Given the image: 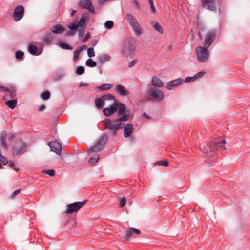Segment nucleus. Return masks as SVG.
<instances>
[{"label":"nucleus","instance_id":"1","mask_svg":"<svg viewBox=\"0 0 250 250\" xmlns=\"http://www.w3.org/2000/svg\"><path fill=\"white\" fill-rule=\"evenodd\" d=\"M216 31L212 29L208 31L205 35L204 46H198L196 48L197 59L201 62H206L209 58L208 48L215 39Z\"/></svg>","mask_w":250,"mask_h":250},{"label":"nucleus","instance_id":"2","mask_svg":"<svg viewBox=\"0 0 250 250\" xmlns=\"http://www.w3.org/2000/svg\"><path fill=\"white\" fill-rule=\"evenodd\" d=\"M225 143L226 141L224 139L211 141L210 143H207L204 146L202 150L205 154H206L205 157H207L209 163L215 160L217 157L216 156H213L212 153H214L216 150L224 148Z\"/></svg>","mask_w":250,"mask_h":250},{"label":"nucleus","instance_id":"3","mask_svg":"<svg viewBox=\"0 0 250 250\" xmlns=\"http://www.w3.org/2000/svg\"><path fill=\"white\" fill-rule=\"evenodd\" d=\"M146 96L147 100L160 102L165 97L164 93L156 87H150L146 92Z\"/></svg>","mask_w":250,"mask_h":250},{"label":"nucleus","instance_id":"4","mask_svg":"<svg viewBox=\"0 0 250 250\" xmlns=\"http://www.w3.org/2000/svg\"><path fill=\"white\" fill-rule=\"evenodd\" d=\"M108 139V134L106 133H104L96 144L88 149V152L91 153L99 152L104 147Z\"/></svg>","mask_w":250,"mask_h":250},{"label":"nucleus","instance_id":"5","mask_svg":"<svg viewBox=\"0 0 250 250\" xmlns=\"http://www.w3.org/2000/svg\"><path fill=\"white\" fill-rule=\"evenodd\" d=\"M26 144L21 139L16 140L12 146V153L14 156L21 155L26 150Z\"/></svg>","mask_w":250,"mask_h":250},{"label":"nucleus","instance_id":"6","mask_svg":"<svg viewBox=\"0 0 250 250\" xmlns=\"http://www.w3.org/2000/svg\"><path fill=\"white\" fill-rule=\"evenodd\" d=\"M103 122L104 124V127L105 129H109L112 131V135L116 136V131L120 129L124 128L123 123H117L113 124L112 120L109 118H105Z\"/></svg>","mask_w":250,"mask_h":250},{"label":"nucleus","instance_id":"7","mask_svg":"<svg viewBox=\"0 0 250 250\" xmlns=\"http://www.w3.org/2000/svg\"><path fill=\"white\" fill-rule=\"evenodd\" d=\"M87 202L85 200L83 202H75L73 203L68 204L66 206V209L65 213L67 214H72L77 212Z\"/></svg>","mask_w":250,"mask_h":250},{"label":"nucleus","instance_id":"8","mask_svg":"<svg viewBox=\"0 0 250 250\" xmlns=\"http://www.w3.org/2000/svg\"><path fill=\"white\" fill-rule=\"evenodd\" d=\"M135 50V45L129 41L124 43L122 53L125 56H131Z\"/></svg>","mask_w":250,"mask_h":250},{"label":"nucleus","instance_id":"9","mask_svg":"<svg viewBox=\"0 0 250 250\" xmlns=\"http://www.w3.org/2000/svg\"><path fill=\"white\" fill-rule=\"evenodd\" d=\"M202 6L206 9L211 11H215L217 7L215 0H200Z\"/></svg>","mask_w":250,"mask_h":250},{"label":"nucleus","instance_id":"10","mask_svg":"<svg viewBox=\"0 0 250 250\" xmlns=\"http://www.w3.org/2000/svg\"><path fill=\"white\" fill-rule=\"evenodd\" d=\"M48 145L49 146L51 151L54 152L58 155H60L61 154L62 146L58 141L48 142Z\"/></svg>","mask_w":250,"mask_h":250},{"label":"nucleus","instance_id":"11","mask_svg":"<svg viewBox=\"0 0 250 250\" xmlns=\"http://www.w3.org/2000/svg\"><path fill=\"white\" fill-rule=\"evenodd\" d=\"M118 100H115L114 104L111 105L109 107L105 108L103 110V113L106 116H109L114 114L118 110Z\"/></svg>","mask_w":250,"mask_h":250},{"label":"nucleus","instance_id":"12","mask_svg":"<svg viewBox=\"0 0 250 250\" xmlns=\"http://www.w3.org/2000/svg\"><path fill=\"white\" fill-rule=\"evenodd\" d=\"M24 13V8L22 5H19L15 9L13 17L15 21L21 19Z\"/></svg>","mask_w":250,"mask_h":250},{"label":"nucleus","instance_id":"13","mask_svg":"<svg viewBox=\"0 0 250 250\" xmlns=\"http://www.w3.org/2000/svg\"><path fill=\"white\" fill-rule=\"evenodd\" d=\"M79 5L81 8L87 9L91 13L95 12L94 7L90 0H80Z\"/></svg>","mask_w":250,"mask_h":250},{"label":"nucleus","instance_id":"14","mask_svg":"<svg viewBox=\"0 0 250 250\" xmlns=\"http://www.w3.org/2000/svg\"><path fill=\"white\" fill-rule=\"evenodd\" d=\"M141 233V231L135 228H129L125 231V233L124 236L125 240H129L131 236L134 234L139 235Z\"/></svg>","mask_w":250,"mask_h":250},{"label":"nucleus","instance_id":"15","mask_svg":"<svg viewBox=\"0 0 250 250\" xmlns=\"http://www.w3.org/2000/svg\"><path fill=\"white\" fill-rule=\"evenodd\" d=\"M183 83V80L181 78H178L167 83L166 87L169 90H171L173 87L178 86L182 84Z\"/></svg>","mask_w":250,"mask_h":250},{"label":"nucleus","instance_id":"16","mask_svg":"<svg viewBox=\"0 0 250 250\" xmlns=\"http://www.w3.org/2000/svg\"><path fill=\"white\" fill-rule=\"evenodd\" d=\"M115 92L119 95L125 96L129 94V91L121 84H118L115 87Z\"/></svg>","mask_w":250,"mask_h":250},{"label":"nucleus","instance_id":"17","mask_svg":"<svg viewBox=\"0 0 250 250\" xmlns=\"http://www.w3.org/2000/svg\"><path fill=\"white\" fill-rule=\"evenodd\" d=\"M124 136L125 138L129 137L133 132L134 128L132 124L128 123L124 127Z\"/></svg>","mask_w":250,"mask_h":250},{"label":"nucleus","instance_id":"18","mask_svg":"<svg viewBox=\"0 0 250 250\" xmlns=\"http://www.w3.org/2000/svg\"><path fill=\"white\" fill-rule=\"evenodd\" d=\"M152 85L153 87L161 88L164 86V84L162 81L159 78L156 76H153L152 79Z\"/></svg>","mask_w":250,"mask_h":250},{"label":"nucleus","instance_id":"19","mask_svg":"<svg viewBox=\"0 0 250 250\" xmlns=\"http://www.w3.org/2000/svg\"><path fill=\"white\" fill-rule=\"evenodd\" d=\"M28 50L31 54L36 56L39 55L42 53V50H38L37 47L33 44L28 46Z\"/></svg>","mask_w":250,"mask_h":250},{"label":"nucleus","instance_id":"20","mask_svg":"<svg viewBox=\"0 0 250 250\" xmlns=\"http://www.w3.org/2000/svg\"><path fill=\"white\" fill-rule=\"evenodd\" d=\"M110 59L111 56L107 54H103L97 56V60L101 64L110 61Z\"/></svg>","mask_w":250,"mask_h":250},{"label":"nucleus","instance_id":"21","mask_svg":"<svg viewBox=\"0 0 250 250\" xmlns=\"http://www.w3.org/2000/svg\"><path fill=\"white\" fill-rule=\"evenodd\" d=\"M65 28L61 24H57L52 26L50 30L55 34H61L65 31Z\"/></svg>","mask_w":250,"mask_h":250},{"label":"nucleus","instance_id":"22","mask_svg":"<svg viewBox=\"0 0 250 250\" xmlns=\"http://www.w3.org/2000/svg\"><path fill=\"white\" fill-rule=\"evenodd\" d=\"M89 15L88 14H83L79 21L77 22L78 26L86 27V22L88 21Z\"/></svg>","mask_w":250,"mask_h":250},{"label":"nucleus","instance_id":"23","mask_svg":"<svg viewBox=\"0 0 250 250\" xmlns=\"http://www.w3.org/2000/svg\"><path fill=\"white\" fill-rule=\"evenodd\" d=\"M7 137V132L6 131H3L1 132L0 136V140L1 143V145L3 147L7 149V144L6 143V139Z\"/></svg>","mask_w":250,"mask_h":250},{"label":"nucleus","instance_id":"24","mask_svg":"<svg viewBox=\"0 0 250 250\" xmlns=\"http://www.w3.org/2000/svg\"><path fill=\"white\" fill-rule=\"evenodd\" d=\"M95 104L97 108L101 109L104 106L105 102L102 97L97 98L95 100Z\"/></svg>","mask_w":250,"mask_h":250},{"label":"nucleus","instance_id":"25","mask_svg":"<svg viewBox=\"0 0 250 250\" xmlns=\"http://www.w3.org/2000/svg\"><path fill=\"white\" fill-rule=\"evenodd\" d=\"M86 47H87L86 45H83L82 46L78 48L77 49H76L75 50V51L74 52V58H73V60H74V61H76L79 59V54H80V52L82 50H83L84 49H86Z\"/></svg>","mask_w":250,"mask_h":250},{"label":"nucleus","instance_id":"26","mask_svg":"<svg viewBox=\"0 0 250 250\" xmlns=\"http://www.w3.org/2000/svg\"><path fill=\"white\" fill-rule=\"evenodd\" d=\"M126 16L127 20L131 26L134 24H135L136 23L138 22L135 17L132 14L127 13Z\"/></svg>","mask_w":250,"mask_h":250},{"label":"nucleus","instance_id":"27","mask_svg":"<svg viewBox=\"0 0 250 250\" xmlns=\"http://www.w3.org/2000/svg\"><path fill=\"white\" fill-rule=\"evenodd\" d=\"M131 27L137 35H140L142 34V29L138 22L132 25Z\"/></svg>","mask_w":250,"mask_h":250},{"label":"nucleus","instance_id":"28","mask_svg":"<svg viewBox=\"0 0 250 250\" xmlns=\"http://www.w3.org/2000/svg\"><path fill=\"white\" fill-rule=\"evenodd\" d=\"M151 24L153 26L154 29L160 34L164 33V30L162 27L157 22L152 21L151 22Z\"/></svg>","mask_w":250,"mask_h":250},{"label":"nucleus","instance_id":"29","mask_svg":"<svg viewBox=\"0 0 250 250\" xmlns=\"http://www.w3.org/2000/svg\"><path fill=\"white\" fill-rule=\"evenodd\" d=\"M7 94L3 97L4 100H6L9 99H13L16 96L15 90H9L7 91Z\"/></svg>","mask_w":250,"mask_h":250},{"label":"nucleus","instance_id":"30","mask_svg":"<svg viewBox=\"0 0 250 250\" xmlns=\"http://www.w3.org/2000/svg\"><path fill=\"white\" fill-rule=\"evenodd\" d=\"M53 39V35L50 33H47L44 37L43 43L45 45H49L51 43Z\"/></svg>","mask_w":250,"mask_h":250},{"label":"nucleus","instance_id":"31","mask_svg":"<svg viewBox=\"0 0 250 250\" xmlns=\"http://www.w3.org/2000/svg\"><path fill=\"white\" fill-rule=\"evenodd\" d=\"M118 111L117 113V116H119L123 113H125V112L126 106L123 103H119L118 102Z\"/></svg>","mask_w":250,"mask_h":250},{"label":"nucleus","instance_id":"32","mask_svg":"<svg viewBox=\"0 0 250 250\" xmlns=\"http://www.w3.org/2000/svg\"><path fill=\"white\" fill-rule=\"evenodd\" d=\"M113 87V85L109 84H103L101 86L97 87L96 88V90H100L104 91L110 89Z\"/></svg>","mask_w":250,"mask_h":250},{"label":"nucleus","instance_id":"33","mask_svg":"<svg viewBox=\"0 0 250 250\" xmlns=\"http://www.w3.org/2000/svg\"><path fill=\"white\" fill-rule=\"evenodd\" d=\"M17 104V100L16 99H13L11 100H7L6 101V105L11 109H13L15 108Z\"/></svg>","mask_w":250,"mask_h":250},{"label":"nucleus","instance_id":"34","mask_svg":"<svg viewBox=\"0 0 250 250\" xmlns=\"http://www.w3.org/2000/svg\"><path fill=\"white\" fill-rule=\"evenodd\" d=\"M58 44L59 46L62 49L66 50H72L73 49V47L71 46L70 45L66 44L65 42H62V41H60Z\"/></svg>","mask_w":250,"mask_h":250},{"label":"nucleus","instance_id":"35","mask_svg":"<svg viewBox=\"0 0 250 250\" xmlns=\"http://www.w3.org/2000/svg\"><path fill=\"white\" fill-rule=\"evenodd\" d=\"M100 159L99 155L95 154L92 156L89 160L88 162L91 164H94L98 161Z\"/></svg>","mask_w":250,"mask_h":250},{"label":"nucleus","instance_id":"36","mask_svg":"<svg viewBox=\"0 0 250 250\" xmlns=\"http://www.w3.org/2000/svg\"><path fill=\"white\" fill-rule=\"evenodd\" d=\"M86 65L90 67H94L97 66L96 62H94L92 59L89 58L86 61Z\"/></svg>","mask_w":250,"mask_h":250},{"label":"nucleus","instance_id":"37","mask_svg":"<svg viewBox=\"0 0 250 250\" xmlns=\"http://www.w3.org/2000/svg\"><path fill=\"white\" fill-rule=\"evenodd\" d=\"M102 98H103L104 101L110 100H114L115 101V100H116L115 97L111 94H104L102 96Z\"/></svg>","mask_w":250,"mask_h":250},{"label":"nucleus","instance_id":"38","mask_svg":"<svg viewBox=\"0 0 250 250\" xmlns=\"http://www.w3.org/2000/svg\"><path fill=\"white\" fill-rule=\"evenodd\" d=\"M67 27L71 30H72V31H74L75 32H76L78 27V25L77 22L76 23L72 22V23H70L69 24H68L67 25Z\"/></svg>","mask_w":250,"mask_h":250},{"label":"nucleus","instance_id":"39","mask_svg":"<svg viewBox=\"0 0 250 250\" xmlns=\"http://www.w3.org/2000/svg\"><path fill=\"white\" fill-rule=\"evenodd\" d=\"M15 56L17 60H21L24 57V52L20 50L17 51L15 53Z\"/></svg>","mask_w":250,"mask_h":250},{"label":"nucleus","instance_id":"40","mask_svg":"<svg viewBox=\"0 0 250 250\" xmlns=\"http://www.w3.org/2000/svg\"><path fill=\"white\" fill-rule=\"evenodd\" d=\"M41 97L44 100H48L50 97V93L48 91H46L41 95Z\"/></svg>","mask_w":250,"mask_h":250},{"label":"nucleus","instance_id":"41","mask_svg":"<svg viewBox=\"0 0 250 250\" xmlns=\"http://www.w3.org/2000/svg\"><path fill=\"white\" fill-rule=\"evenodd\" d=\"M104 25L106 29H110L113 28L114 22L112 21H107L104 23Z\"/></svg>","mask_w":250,"mask_h":250},{"label":"nucleus","instance_id":"42","mask_svg":"<svg viewBox=\"0 0 250 250\" xmlns=\"http://www.w3.org/2000/svg\"><path fill=\"white\" fill-rule=\"evenodd\" d=\"M85 68L83 66H79L76 67V73L78 75H82L84 73Z\"/></svg>","mask_w":250,"mask_h":250},{"label":"nucleus","instance_id":"43","mask_svg":"<svg viewBox=\"0 0 250 250\" xmlns=\"http://www.w3.org/2000/svg\"><path fill=\"white\" fill-rule=\"evenodd\" d=\"M121 117L123 122L127 121L130 118V114L129 113H123L120 115Z\"/></svg>","mask_w":250,"mask_h":250},{"label":"nucleus","instance_id":"44","mask_svg":"<svg viewBox=\"0 0 250 250\" xmlns=\"http://www.w3.org/2000/svg\"><path fill=\"white\" fill-rule=\"evenodd\" d=\"M155 165L167 167L168 166V162L167 161H159L156 162Z\"/></svg>","mask_w":250,"mask_h":250},{"label":"nucleus","instance_id":"45","mask_svg":"<svg viewBox=\"0 0 250 250\" xmlns=\"http://www.w3.org/2000/svg\"><path fill=\"white\" fill-rule=\"evenodd\" d=\"M43 172L52 177L55 175V171L53 169L44 170Z\"/></svg>","mask_w":250,"mask_h":250},{"label":"nucleus","instance_id":"46","mask_svg":"<svg viewBox=\"0 0 250 250\" xmlns=\"http://www.w3.org/2000/svg\"><path fill=\"white\" fill-rule=\"evenodd\" d=\"M87 54L89 57H93L95 56V54L93 48L91 47L88 49Z\"/></svg>","mask_w":250,"mask_h":250},{"label":"nucleus","instance_id":"47","mask_svg":"<svg viewBox=\"0 0 250 250\" xmlns=\"http://www.w3.org/2000/svg\"><path fill=\"white\" fill-rule=\"evenodd\" d=\"M86 27H80L78 30V35L79 37H83L84 34V30Z\"/></svg>","mask_w":250,"mask_h":250},{"label":"nucleus","instance_id":"48","mask_svg":"<svg viewBox=\"0 0 250 250\" xmlns=\"http://www.w3.org/2000/svg\"><path fill=\"white\" fill-rule=\"evenodd\" d=\"M148 1L152 12L155 13L156 12V9L154 7L153 0H148Z\"/></svg>","mask_w":250,"mask_h":250},{"label":"nucleus","instance_id":"49","mask_svg":"<svg viewBox=\"0 0 250 250\" xmlns=\"http://www.w3.org/2000/svg\"><path fill=\"white\" fill-rule=\"evenodd\" d=\"M205 74V72L203 71L197 73L195 76H194L195 80L197 79L202 77Z\"/></svg>","mask_w":250,"mask_h":250},{"label":"nucleus","instance_id":"50","mask_svg":"<svg viewBox=\"0 0 250 250\" xmlns=\"http://www.w3.org/2000/svg\"><path fill=\"white\" fill-rule=\"evenodd\" d=\"M21 190L20 189H18L15 191H14L10 195L11 198H14L17 195L21 192Z\"/></svg>","mask_w":250,"mask_h":250},{"label":"nucleus","instance_id":"51","mask_svg":"<svg viewBox=\"0 0 250 250\" xmlns=\"http://www.w3.org/2000/svg\"><path fill=\"white\" fill-rule=\"evenodd\" d=\"M120 207H123L125 206V203H126V198L125 197H122L120 200Z\"/></svg>","mask_w":250,"mask_h":250},{"label":"nucleus","instance_id":"52","mask_svg":"<svg viewBox=\"0 0 250 250\" xmlns=\"http://www.w3.org/2000/svg\"><path fill=\"white\" fill-rule=\"evenodd\" d=\"M195 78L194 77H187L185 79V82L186 83H189L191 81H195Z\"/></svg>","mask_w":250,"mask_h":250},{"label":"nucleus","instance_id":"53","mask_svg":"<svg viewBox=\"0 0 250 250\" xmlns=\"http://www.w3.org/2000/svg\"><path fill=\"white\" fill-rule=\"evenodd\" d=\"M91 36V33L90 32H87L86 34L85 37L83 39L82 42H85L88 39H89L90 38Z\"/></svg>","mask_w":250,"mask_h":250},{"label":"nucleus","instance_id":"54","mask_svg":"<svg viewBox=\"0 0 250 250\" xmlns=\"http://www.w3.org/2000/svg\"><path fill=\"white\" fill-rule=\"evenodd\" d=\"M75 33H76V32H75L74 31L70 30L65 33V36H66V37L71 36L74 35Z\"/></svg>","mask_w":250,"mask_h":250},{"label":"nucleus","instance_id":"55","mask_svg":"<svg viewBox=\"0 0 250 250\" xmlns=\"http://www.w3.org/2000/svg\"><path fill=\"white\" fill-rule=\"evenodd\" d=\"M138 60L137 59H135L133 60L132 61L130 62L128 64V67H133L137 62Z\"/></svg>","mask_w":250,"mask_h":250},{"label":"nucleus","instance_id":"56","mask_svg":"<svg viewBox=\"0 0 250 250\" xmlns=\"http://www.w3.org/2000/svg\"><path fill=\"white\" fill-rule=\"evenodd\" d=\"M134 6H135V8L137 9L138 10H139L140 9V4L138 2V1L135 0L134 1Z\"/></svg>","mask_w":250,"mask_h":250},{"label":"nucleus","instance_id":"57","mask_svg":"<svg viewBox=\"0 0 250 250\" xmlns=\"http://www.w3.org/2000/svg\"><path fill=\"white\" fill-rule=\"evenodd\" d=\"M198 27H199V31H204L205 30V26H204L203 24H199L198 23Z\"/></svg>","mask_w":250,"mask_h":250},{"label":"nucleus","instance_id":"58","mask_svg":"<svg viewBox=\"0 0 250 250\" xmlns=\"http://www.w3.org/2000/svg\"><path fill=\"white\" fill-rule=\"evenodd\" d=\"M113 121L117 123H122L123 122L121 119V116H120L119 118L114 119L113 120Z\"/></svg>","mask_w":250,"mask_h":250},{"label":"nucleus","instance_id":"59","mask_svg":"<svg viewBox=\"0 0 250 250\" xmlns=\"http://www.w3.org/2000/svg\"><path fill=\"white\" fill-rule=\"evenodd\" d=\"M0 90L1 91H6L7 92V91H8V88H7L3 86L0 85Z\"/></svg>","mask_w":250,"mask_h":250},{"label":"nucleus","instance_id":"60","mask_svg":"<svg viewBox=\"0 0 250 250\" xmlns=\"http://www.w3.org/2000/svg\"><path fill=\"white\" fill-rule=\"evenodd\" d=\"M45 109V106L44 105H41L38 108L39 111H42Z\"/></svg>","mask_w":250,"mask_h":250},{"label":"nucleus","instance_id":"61","mask_svg":"<svg viewBox=\"0 0 250 250\" xmlns=\"http://www.w3.org/2000/svg\"><path fill=\"white\" fill-rule=\"evenodd\" d=\"M88 84L84 82H81L79 84L80 87L86 86H88Z\"/></svg>","mask_w":250,"mask_h":250},{"label":"nucleus","instance_id":"62","mask_svg":"<svg viewBox=\"0 0 250 250\" xmlns=\"http://www.w3.org/2000/svg\"><path fill=\"white\" fill-rule=\"evenodd\" d=\"M143 115L144 117L146 119H151L150 116L146 114V112H144Z\"/></svg>","mask_w":250,"mask_h":250},{"label":"nucleus","instance_id":"63","mask_svg":"<svg viewBox=\"0 0 250 250\" xmlns=\"http://www.w3.org/2000/svg\"><path fill=\"white\" fill-rule=\"evenodd\" d=\"M198 34V36H199V39L200 40H202L203 39V36H202V35L201 34V31H199Z\"/></svg>","mask_w":250,"mask_h":250},{"label":"nucleus","instance_id":"64","mask_svg":"<svg viewBox=\"0 0 250 250\" xmlns=\"http://www.w3.org/2000/svg\"><path fill=\"white\" fill-rule=\"evenodd\" d=\"M15 166V164L12 161H10L9 162V166L11 168H13Z\"/></svg>","mask_w":250,"mask_h":250}]
</instances>
